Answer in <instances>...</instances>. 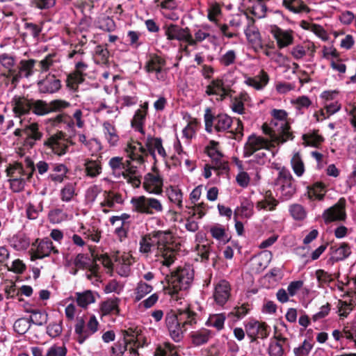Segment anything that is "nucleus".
Instances as JSON below:
<instances>
[{
    "label": "nucleus",
    "instance_id": "49",
    "mask_svg": "<svg viewBox=\"0 0 356 356\" xmlns=\"http://www.w3.org/2000/svg\"><path fill=\"white\" fill-rule=\"evenodd\" d=\"M118 298L108 299L103 302L101 305V312L103 315H107L110 314H118Z\"/></svg>",
    "mask_w": 356,
    "mask_h": 356
},
{
    "label": "nucleus",
    "instance_id": "8",
    "mask_svg": "<svg viewBox=\"0 0 356 356\" xmlns=\"http://www.w3.org/2000/svg\"><path fill=\"white\" fill-rule=\"evenodd\" d=\"M68 143L74 144L65 138V134L62 131H59L47 138L44 142V145L51 149L53 153L62 156L67 152Z\"/></svg>",
    "mask_w": 356,
    "mask_h": 356
},
{
    "label": "nucleus",
    "instance_id": "42",
    "mask_svg": "<svg viewBox=\"0 0 356 356\" xmlns=\"http://www.w3.org/2000/svg\"><path fill=\"white\" fill-rule=\"evenodd\" d=\"M213 126L217 131H225L227 130L232 123V118L227 114H219L213 118Z\"/></svg>",
    "mask_w": 356,
    "mask_h": 356
},
{
    "label": "nucleus",
    "instance_id": "57",
    "mask_svg": "<svg viewBox=\"0 0 356 356\" xmlns=\"http://www.w3.org/2000/svg\"><path fill=\"white\" fill-rule=\"evenodd\" d=\"M147 112L145 110H137L131 121L132 127L143 134V124L145 120Z\"/></svg>",
    "mask_w": 356,
    "mask_h": 356
},
{
    "label": "nucleus",
    "instance_id": "13",
    "mask_svg": "<svg viewBox=\"0 0 356 356\" xmlns=\"http://www.w3.org/2000/svg\"><path fill=\"white\" fill-rule=\"evenodd\" d=\"M145 145L147 147V154H150L155 161L158 159L163 161L167 157V153L161 138L149 136L146 139Z\"/></svg>",
    "mask_w": 356,
    "mask_h": 356
},
{
    "label": "nucleus",
    "instance_id": "37",
    "mask_svg": "<svg viewBox=\"0 0 356 356\" xmlns=\"http://www.w3.org/2000/svg\"><path fill=\"white\" fill-rule=\"evenodd\" d=\"M278 204V201L272 196L270 191L266 193L264 198L256 204V208L260 210L272 211H274Z\"/></svg>",
    "mask_w": 356,
    "mask_h": 356
},
{
    "label": "nucleus",
    "instance_id": "56",
    "mask_svg": "<svg viewBox=\"0 0 356 356\" xmlns=\"http://www.w3.org/2000/svg\"><path fill=\"white\" fill-rule=\"evenodd\" d=\"M67 172V167L63 164H60L55 166L54 172L49 175V178L54 182L61 183L63 181Z\"/></svg>",
    "mask_w": 356,
    "mask_h": 356
},
{
    "label": "nucleus",
    "instance_id": "16",
    "mask_svg": "<svg viewBox=\"0 0 356 356\" xmlns=\"http://www.w3.org/2000/svg\"><path fill=\"white\" fill-rule=\"evenodd\" d=\"M206 152L212 159L213 168L227 170L228 165L227 162L222 159V154L218 149V143L211 140L206 147Z\"/></svg>",
    "mask_w": 356,
    "mask_h": 356
},
{
    "label": "nucleus",
    "instance_id": "9",
    "mask_svg": "<svg viewBox=\"0 0 356 356\" xmlns=\"http://www.w3.org/2000/svg\"><path fill=\"white\" fill-rule=\"evenodd\" d=\"M270 33L275 40L278 49L288 47L294 42V32L291 29H283L277 25H272Z\"/></svg>",
    "mask_w": 356,
    "mask_h": 356
},
{
    "label": "nucleus",
    "instance_id": "32",
    "mask_svg": "<svg viewBox=\"0 0 356 356\" xmlns=\"http://www.w3.org/2000/svg\"><path fill=\"white\" fill-rule=\"evenodd\" d=\"M177 317L178 321L181 324L184 330L187 329V325H193L196 324V314L191 311L188 308L185 309H179L177 313H174Z\"/></svg>",
    "mask_w": 356,
    "mask_h": 356
},
{
    "label": "nucleus",
    "instance_id": "7",
    "mask_svg": "<svg viewBox=\"0 0 356 356\" xmlns=\"http://www.w3.org/2000/svg\"><path fill=\"white\" fill-rule=\"evenodd\" d=\"M275 186L278 187V190L286 199L290 198L296 191L295 179L286 168H282L279 172L275 180Z\"/></svg>",
    "mask_w": 356,
    "mask_h": 356
},
{
    "label": "nucleus",
    "instance_id": "30",
    "mask_svg": "<svg viewBox=\"0 0 356 356\" xmlns=\"http://www.w3.org/2000/svg\"><path fill=\"white\" fill-rule=\"evenodd\" d=\"M351 254L350 246L347 243H341L339 245L330 248L331 259L334 261L344 260Z\"/></svg>",
    "mask_w": 356,
    "mask_h": 356
},
{
    "label": "nucleus",
    "instance_id": "33",
    "mask_svg": "<svg viewBox=\"0 0 356 356\" xmlns=\"http://www.w3.org/2000/svg\"><path fill=\"white\" fill-rule=\"evenodd\" d=\"M102 127L104 137L110 146H116L119 141V136L115 126L108 121H105Z\"/></svg>",
    "mask_w": 356,
    "mask_h": 356
},
{
    "label": "nucleus",
    "instance_id": "18",
    "mask_svg": "<svg viewBox=\"0 0 356 356\" xmlns=\"http://www.w3.org/2000/svg\"><path fill=\"white\" fill-rule=\"evenodd\" d=\"M35 62L34 59L22 60L17 67L12 83L15 85L22 78H29L32 76Z\"/></svg>",
    "mask_w": 356,
    "mask_h": 356
},
{
    "label": "nucleus",
    "instance_id": "1",
    "mask_svg": "<svg viewBox=\"0 0 356 356\" xmlns=\"http://www.w3.org/2000/svg\"><path fill=\"white\" fill-rule=\"evenodd\" d=\"M155 244L157 245V254L161 257V264L170 267L175 261L181 249V241L170 231H159L142 238L140 241V252L148 254Z\"/></svg>",
    "mask_w": 356,
    "mask_h": 356
},
{
    "label": "nucleus",
    "instance_id": "55",
    "mask_svg": "<svg viewBox=\"0 0 356 356\" xmlns=\"http://www.w3.org/2000/svg\"><path fill=\"white\" fill-rule=\"evenodd\" d=\"M6 172L7 177H9V179H11L12 178L22 177L25 176V172L23 168V166L19 163L10 164L6 168Z\"/></svg>",
    "mask_w": 356,
    "mask_h": 356
},
{
    "label": "nucleus",
    "instance_id": "60",
    "mask_svg": "<svg viewBox=\"0 0 356 356\" xmlns=\"http://www.w3.org/2000/svg\"><path fill=\"white\" fill-rule=\"evenodd\" d=\"M75 332L78 334L77 341L79 343H83L88 338L86 329H85V321L83 318H78L75 325Z\"/></svg>",
    "mask_w": 356,
    "mask_h": 356
},
{
    "label": "nucleus",
    "instance_id": "28",
    "mask_svg": "<svg viewBox=\"0 0 356 356\" xmlns=\"http://www.w3.org/2000/svg\"><path fill=\"white\" fill-rule=\"evenodd\" d=\"M0 63L3 68L1 76L10 79L12 83L13 77L17 69L14 58L6 54H1L0 56Z\"/></svg>",
    "mask_w": 356,
    "mask_h": 356
},
{
    "label": "nucleus",
    "instance_id": "23",
    "mask_svg": "<svg viewBox=\"0 0 356 356\" xmlns=\"http://www.w3.org/2000/svg\"><path fill=\"white\" fill-rule=\"evenodd\" d=\"M168 40H177L188 43L189 29L181 28L175 24H170L166 26L165 31Z\"/></svg>",
    "mask_w": 356,
    "mask_h": 356
},
{
    "label": "nucleus",
    "instance_id": "14",
    "mask_svg": "<svg viewBox=\"0 0 356 356\" xmlns=\"http://www.w3.org/2000/svg\"><path fill=\"white\" fill-rule=\"evenodd\" d=\"M231 91L230 86L218 78L212 80L206 88V93L208 95H216L217 99L220 101L229 96Z\"/></svg>",
    "mask_w": 356,
    "mask_h": 356
},
{
    "label": "nucleus",
    "instance_id": "38",
    "mask_svg": "<svg viewBox=\"0 0 356 356\" xmlns=\"http://www.w3.org/2000/svg\"><path fill=\"white\" fill-rule=\"evenodd\" d=\"M291 166L294 174L301 177L305 172V165L300 152H295L291 159Z\"/></svg>",
    "mask_w": 356,
    "mask_h": 356
},
{
    "label": "nucleus",
    "instance_id": "36",
    "mask_svg": "<svg viewBox=\"0 0 356 356\" xmlns=\"http://www.w3.org/2000/svg\"><path fill=\"white\" fill-rule=\"evenodd\" d=\"M325 193V185L321 182H316L307 187V196L311 200H322Z\"/></svg>",
    "mask_w": 356,
    "mask_h": 356
},
{
    "label": "nucleus",
    "instance_id": "53",
    "mask_svg": "<svg viewBox=\"0 0 356 356\" xmlns=\"http://www.w3.org/2000/svg\"><path fill=\"white\" fill-rule=\"evenodd\" d=\"M31 109L33 113L37 115H45L49 113V103L38 99L31 102Z\"/></svg>",
    "mask_w": 356,
    "mask_h": 356
},
{
    "label": "nucleus",
    "instance_id": "2",
    "mask_svg": "<svg viewBox=\"0 0 356 356\" xmlns=\"http://www.w3.org/2000/svg\"><path fill=\"white\" fill-rule=\"evenodd\" d=\"M273 119L270 124L264 123L261 129L265 134H272L273 141L284 143L293 139V134L290 131L288 121V113L282 109H273L271 111Z\"/></svg>",
    "mask_w": 356,
    "mask_h": 356
},
{
    "label": "nucleus",
    "instance_id": "64",
    "mask_svg": "<svg viewBox=\"0 0 356 356\" xmlns=\"http://www.w3.org/2000/svg\"><path fill=\"white\" fill-rule=\"evenodd\" d=\"M313 348V344L305 340L303 343L293 349L295 356H308Z\"/></svg>",
    "mask_w": 356,
    "mask_h": 356
},
{
    "label": "nucleus",
    "instance_id": "51",
    "mask_svg": "<svg viewBox=\"0 0 356 356\" xmlns=\"http://www.w3.org/2000/svg\"><path fill=\"white\" fill-rule=\"evenodd\" d=\"M303 144L317 147L323 141V138L318 134V131H314L308 132L302 135Z\"/></svg>",
    "mask_w": 356,
    "mask_h": 356
},
{
    "label": "nucleus",
    "instance_id": "4",
    "mask_svg": "<svg viewBox=\"0 0 356 356\" xmlns=\"http://www.w3.org/2000/svg\"><path fill=\"white\" fill-rule=\"evenodd\" d=\"M133 211L146 215H154L162 213L164 207L162 202L155 197L140 195L131 200Z\"/></svg>",
    "mask_w": 356,
    "mask_h": 356
},
{
    "label": "nucleus",
    "instance_id": "41",
    "mask_svg": "<svg viewBox=\"0 0 356 356\" xmlns=\"http://www.w3.org/2000/svg\"><path fill=\"white\" fill-rule=\"evenodd\" d=\"M283 6L294 13H309L310 10L301 0H283Z\"/></svg>",
    "mask_w": 356,
    "mask_h": 356
},
{
    "label": "nucleus",
    "instance_id": "15",
    "mask_svg": "<svg viewBox=\"0 0 356 356\" xmlns=\"http://www.w3.org/2000/svg\"><path fill=\"white\" fill-rule=\"evenodd\" d=\"M125 151L130 159L139 165L143 164L145 162V158L148 156L147 147L145 148L141 143L138 141L132 140L129 143Z\"/></svg>",
    "mask_w": 356,
    "mask_h": 356
},
{
    "label": "nucleus",
    "instance_id": "45",
    "mask_svg": "<svg viewBox=\"0 0 356 356\" xmlns=\"http://www.w3.org/2000/svg\"><path fill=\"white\" fill-rule=\"evenodd\" d=\"M86 175L90 177L99 175L102 172L101 162L99 159H86L84 163Z\"/></svg>",
    "mask_w": 356,
    "mask_h": 356
},
{
    "label": "nucleus",
    "instance_id": "63",
    "mask_svg": "<svg viewBox=\"0 0 356 356\" xmlns=\"http://www.w3.org/2000/svg\"><path fill=\"white\" fill-rule=\"evenodd\" d=\"M197 122L195 119L191 120L186 127L183 129L182 133L184 137L189 141L195 135V132L197 129Z\"/></svg>",
    "mask_w": 356,
    "mask_h": 356
},
{
    "label": "nucleus",
    "instance_id": "44",
    "mask_svg": "<svg viewBox=\"0 0 356 356\" xmlns=\"http://www.w3.org/2000/svg\"><path fill=\"white\" fill-rule=\"evenodd\" d=\"M286 338H279L272 340L268 346L270 356H282L284 350L283 345L286 343Z\"/></svg>",
    "mask_w": 356,
    "mask_h": 356
},
{
    "label": "nucleus",
    "instance_id": "47",
    "mask_svg": "<svg viewBox=\"0 0 356 356\" xmlns=\"http://www.w3.org/2000/svg\"><path fill=\"white\" fill-rule=\"evenodd\" d=\"M129 347V350L131 353L136 354L137 350L127 341L122 339L118 341L116 343H115L112 348L111 351L113 356H122L126 350L128 349V346Z\"/></svg>",
    "mask_w": 356,
    "mask_h": 356
},
{
    "label": "nucleus",
    "instance_id": "17",
    "mask_svg": "<svg viewBox=\"0 0 356 356\" xmlns=\"http://www.w3.org/2000/svg\"><path fill=\"white\" fill-rule=\"evenodd\" d=\"M245 332L252 339L266 338L269 334L268 327L265 323L251 320L245 325Z\"/></svg>",
    "mask_w": 356,
    "mask_h": 356
},
{
    "label": "nucleus",
    "instance_id": "20",
    "mask_svg": "<svg viewBox=\"0 0 356 356\" xmlns=\"http://www.w3.org/2000/svg\"><path fill=\"white\" fill-rule=\"evenodd\" d=\"M38 86L40 93L53 94L60 89L61 83L54 75L48 74L44 79L38 82Z\"/></svg>",
    "mask_w": 356,
    "mask_h": 356
},
{
    "label": "nucleus",
    "instance_id": "62",
    "mask_svg": "<svg viewBox=\"0 0 356 356\" xmlns=\"http://www.w3.org/2000/svg\"><path fill=\"white\" fill-rule=\"evenodd\" d=\"M83 81V75L79 72L70 74L67 78V86L73 90H76L78 85Z\"/></svg>",
    "mask_w": 356,
    "mask_h": 356
},
{
    "label": "nucleus",
    "instance_id": "24",
    "mask_svg": "<svg viewBox=\"0 0 356 356\" xmlns=\"http://www.w3.org/2000/svg\"><path fill=\"white\" fill-rule=\"evenodd\" d=\"M108 165L111 169L112 174L115 177L119 178L124 177L128 172V168H131L130 161H123V158L120 156H115L109 160Z\"/></svg>",
    "mask_w": 356,
    "mask_h": 356
},
{
    "label": "nucleus",
    "instance_id": "3",
    "mask_svg": "<svg viewBox=\"0 0 356 356\" xmlns=\"http://www.w3.org/2000/svg\"><path fill=\"white\" fill-rule=\"evenodd\" d=\"M193 270L191 266L178 268L167 276L168 286L167 293L172 297L178 293L179 291L186 290L193 280Z\"/></svg>",
    "mask_w": 356,
    "mask_h": 356
},
{
    "label": "nucleus",
    "instance_id": "46",
    "mask_svg": "<svg viewBox=\"0 0 356 356\" xmlns=\"http://www.w3.org/2000/svg\"><path fill=\"white\" fill-rule=\"evenodd\" d=\"M225 320L226 316L225 314H213L209 316L206 325L220 331L223 329Z\"/></svg>",
    "mask_w": 356,
    "mask_h": 356
},
{
    "label": "nucleus",
    "instance_id": "50",
    "mask_svg": "<svg viewBox=\"0 0 356 356\" xmlns=\"http://www.w3.org/2000/svg\"><path fill=\"white\" fill-rule=\"evenodd\" d=\"M254 205L252 202L245 200L234 211V216H241V218H249L253 215Z\"/></svg>",
    "mask_w": 356,
    "mask_h": 356
},
{
    "label": "nucleus",
    "instance_id": "48",
    "mask_svg": "<svg viewBox=\"0 0 356 356\" xmlns=\"http://www.w3.org/2000/svg\"><path fill=\"white\" fill-rule=\"evenodd\" d=\"M340 108L341 104L337 101L333 102H325V108L326 110V113L324 112V111H321L320 115L317 113L315 114L317 121L323 120V119H325L327 117H328L330 115L335 113L340 109Z\"/></svg>",
    "mask_w": 356,
    "mask_h": 356
},
{
    "label": "nucleus",
    "instance_id": "29",
    "mask_svg": "<svg viewBox=\"0 0 356 356\" xmlns=\"http://www.w3.org/2000/svg\"><path fill=\"white\" fill-rule=\"evenodd\" d=\"M104 200L99 203L102 211L108 213L109 211L108 208H113L115 204H120L122 202L121 195L113 191H105L103 193Z\"/></svg>",
    "mask_w": 356,
    "mask_h": 356
},
{
    "label": "nucleus",
    "instance_id": "31",
    "mask_svg": "<svg viewBox=\"0 0 356 356\" xmlns=\"http://www.w3.org/2000/svg\"><path fill=\"white\" fill-rule=\"evenodd\" d=\"M31 102L24 97L15 96L12 100L13 112L17 116L29 113L31 108Z\"/></svg>",
    "mask_w": 356,
    "mask_h": 356
},
{
    "label": "nucleus",
    "instance_id": "22",
    "mask_svg": "<svg viewBox=\"0 0 356 356\" xmlns=\"http://www.w3.org/2000/svg\"><path fill=\"white\" fill-rule=\"evenodd\" d=\"M231 287L228 282L225 280L219 281L216 285L213 298L219 305H224L230 296Z\"/></svg>",
    "mask_w": 356,
    "mask_h": 356
},
{
    "label": "nucleus",
    "instance_id": "10",
    "mask_svg": "<svg viewBox=\"0 0 356 356\" xmlns=\"http://www.w3.org/2000/svg\"><path fill=\"white\" fill-rule=\"evenodd\" d=\"M346 201L345 198H340L332 207L326 209L323 213V218L325 223L334 221H343L346 218Z\"/></svg>",
    "mask_w": 356,
    "mask_h": 356
},
{
    "label": "nucleus",
    "instance_id": "40",
    "mask_svg": "<svg viewBox=\"0 0 356 356\" xmlns=\"http://www.w3.org/2000/svg\"><path fill=\"white\" fill-rule=\"evenodd\" d=\"M75 296L77 305L83 308H86L89 305L95 302V293L90 290L76 293Z\"/></svg>",
    "mask_w": 356,
    "mask_h": 356
},
{
    "label": "nucleus",
    "instance_id": "5",
    "mask_svg": "<svg viewBox=\"0 0 356 356\" xmlns=\"http://www.w3.org/2000/svg\"><path fill=\"white\" fill-rule=\"evenodd\" d=\"M268 138H264L262 136L252 134L250 136L245 144L243 154L245 157H250L255 152L260 150H270L276 145H280L278 141H273L272 134H266Z\"/></svg>",
    "mask_w": 356,
    "mask_h": 356
},
{
    "label": "nucleus",
    "instance_id": "52",
    "mask_svg": "<svg viewBox=\"0 0 356 356\" xmlns=\"http://www.w3.org/2000/svg\"><path fill=\"white\" fill-rule=\"evenodd\" d=\"M49 121L55 127L58 126L60 124H63L66 125L67 128L73 129L74 126L73 120L66 113L58 114L56 117L50 118Z\"/></svg>",
    "mask_w": 356,
    "mask_h": 356
},
{
    "label": "nucleus",
    "instance_id": "39",
    "mask_svg": "<svg viewBox=\"0 0 356 356\" xmlns=\"http://www.w3.org/2000/svg\"><path fill=\"white\" fill-rule=\"evenodd\" d=\"M211 337V332L207 329H201L191 332L192 343L196 346L206 343Z\"/></svg>",
    "mask_w": 356,
    "mask_h": 356
},
{
    "label": "nucleus",
    "instance_id": "25",
    "mask_svg": "<svg viewBox=\"0 0 356 356\" xmlns=\"http://www.w3.org/2000/svg\"><path fill=\"white\" fill-rule=\"evenodd\" d=\"M246 18L248 19V25L244 32L247 40L254 48L261 47V35L258 29L254 25V21L252 18L248 17Z\"/></svg>",
    "mask_w": 356,
    "mask_h": 356
},
{
    "label": "nucleus",
    "instance_id": "43",
    "mask_svg": "<svg viewBox=\"0 0 356 356\" xmlns=\"http://www.w3.org/2000/svg\"><path fill=\"white\" fill-rule=\"evenodd\" d=\"M166 193L171 202L176 204L179 209L183 207V194L179 188L170 186L167 188Z\"/></svg>",
    "mask_w": 356,
    "mask_h": 356
},
{
    "label": "nucleus",
    "instance_id": "12",
    "mask_svg": "<svg viewBox=\"0 0 356 356\" xmlns=\"http://www.w3.org/2000/svg\"><path fill=\"white\" fill-rule=\"evenodd\" d=\"M163 181L158 172H149L143 183V188L149 193L160 195L163 192Z\"/></svg>",
    "mask_w": 356,
    "mask_h": 356
},
{
    "label": "nucleus",
    "instance_id": "6",
    "mask_svg": "<svg viewBox=\"0 0 356 356\" xmlns=\"http://www.w3.org/2000/svg\"><path fill=\"white\" fill-rule=\"evenodd\" d=\"M97 259L108 269L115 268L121 276H127L129 273L131 259L128 254L116 256L114 262H112L111 259L106 255H101Z\"/></svg>",
    "mask_w": 356,
    "mask_h": 356
},
{
    "label": "nucleus",
    "instance_id": "19",
    "mask_svg": "<svg viewBox=\"0 0 356 356\" xmlns=\"http://www.w3.org/2000/svg\"><path fill=\"white\" fill-rule=\"evenodd\" d=\"M165 323L171 338L176 342L180 341L183 337L184 327H182L176 315L174 313L168 314Z\"/></svg>",
    "mask_w": 356,
    "mask_h": 356
},
{
    "label": "nucleus",
    "instance_id": "11",
    "mask_svg": "<svg viewBox=\"0 0 356 356\" xmlns=\"http://www.w3.org/2000/svg\"><path fill=\"white\" fill-rule=\"evenodd\" d=\"M36 240L35 243H33L31 252V260L42 259L49 256L51 252L57 254L58 250L53 245V243L49 238H44L38 243Z\"/></svg>",
    "mask_w": 356,
    "mask_h": 356
},
{
    "label": "nucleus",
    "instance_id": "35",
    "mask_svg": "<svg viewBox=\"0 0 356 356\" xmlns=\"http://www.w3.org/2000/svg\"><path fill=\"white\" fill-rule=\"evenodd\" d=\"M268 81L269 76L268 74L264 70H261L259 74L254 77L247 79L245 83L257 90H261L268 84Z\"/></svg>",
    "mask_w": 356,
    "mask_h": 356
},
{
    "label": "nucleus",
    "instance_id": "58",
    "mask_svg": "<svg viewBox=\"0 0 356 356\" xmlns=\"http://www.w3.org/2000/svg\"><path fill=\"white\" fill-rule=\"evenodd\" d=\"M152 291V286L151 285L143 282H140L135 289V300L136 301L140 300L147 294L149 293Z\"/></svg>",
    "mask_w": 356,
    "mask_h": 356
},
{
    "label": "nucleus",
    "instance_id": "26",
    "mask_svg": "<svg viewBox=\"0 0 356 356\" xmlns=\"http://www.w3.org/2000/svg\"><path fill=\"white\" fill-rule=\"evenodd\" d=\"M165 65V61L163 58L158 56H152L147 60L145 65V70L149 73H156V78L159 80L164 79V74L163 72V67Z\"/></svg>",
    "mask_w": 356,
    "mask_h": 356
},
{
    "label": "nucleus",
    "instance_id": "27",
    "mask_svg": "<svg viewBox=\"0 0 356 356\" xmlns=\"http://www.w3.org/2000/svg\"><path fill=\"white\" fill-rule=\"evenodd\" d=\"M211 39H215V36L209 33V26H203L202 28L195 29L193 35L189 32L188 44L195 47L206 40L210 41Z\"/></svg>",
    "mask_w": 356,
    "mask_h": 356
},
{
    "label": "nucleus",
    "instance_id": "61",
    "mask_svg": "<svg viewBox=\"0 0 356 356\" xmlns=\"http://www.w3.org/2000/svg\"><path fill=\"white\" fill-rule=\"evenodd\" d=\"M175 353L174 346L169 342H165L156 348L154 356H172Z\"/></svg>",
    "mask_w": 356,
    "mask_h": 356
},
{
    "label": "nucleus",
    "instance_id": "34",
    "mask_svg": "<svg viewBox=\"0 0 356 356\" xmlns=\"http://www.w3.org/2000/svg\"><path fill=\"white\" fill-rule=\"evenodd\" d=\"M249 95L243 92L235 97L231 102V108L233 112L243 115L245 113V104L250 100Z\"/></svg>",
    "mask_w": 356,
    "mask_h": 356
},
{
    "label": "nucleus",
    "instance_id": "59",
    "mask_svg": "<svg viewBox=\"0 0 356 356\" xmlns=\"http://www.w3.org/2000/svg\"><path fill=\"white\" fill-rule=\"evenodd\" d=\"M289 212L293 219L302 220L307 216L305 208L299 204H293L289 207Z\"/></svg>",
    "mask_w": 356,
    "mask_h": 356
},
{
    "label": "nucleus",
    "instance_id": "21",
    "mask_svg": "<svg viewBox=\"0 0 356 356\" xmlns=\"http://www.w3.org/2000/svg\"><path fill=\"white\" fill-rule=\"evenodd\" d=\"M23 133L26 138L24 140V145L33 147L36 140L42 137V133L39 131V125L36 122H29L24 124Z\"/></svg>",
    "mask_w": 356,
    "mask_h": 356
},
{
    "label": "nucleus",
    "instance_id": "54",
    "mask_svg": "<svg viewBox=\"0 0 356 356\" xmlns=\"http://www.w3.org/2000/svg\"><path fill=\"white\" fill-rule=\"evenodd\" d=\"M76 184L68 183L60 190V199L63 202H70L76 195Z\"/></svg>",
    "mask_w": 356,
    "mask_h": 356
}]
</instances>
